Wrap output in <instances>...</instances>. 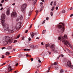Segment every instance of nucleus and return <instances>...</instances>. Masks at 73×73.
I'll return each instance as SVG.
<instances>
[{"instance_id": "nucleus-41", "label": "nucleus", "mask_w": 73, "mask_h": 73, "mask_svg": "<svg viewBox=\"0 0 73 73\" xmlns=\"http://www.w3.org/2000/svg\"><path fill=\"white\" fill-rule=\"evenodd\" d=\"M26 57H29V55H28V54H27L26 55Z\"/></svg>"}, {"instance_id": "nucleus-60", "label": "nucleus", "mask_w": 73, "mask_h": 73, "mask_svg": "<svg viewBox=\"0 0 73 73\" xmlns=\"http://www.w3.org/2000/svg\"><path fill=\"white\" fill-rule=\"evenodd\" d=\"M16 50V49L15 48H13V51H15Z\"/></svg>"}, {"instance_id": "nucleus-30", "label": "nucleus", "mask_w": 73, "mask_h": 73, "mask_svg": "<svg viewBox=\"0 0 73 73\" xmlns=\"http://www.w3.org/2000/svg\"><path fill=\"white\" fill-rule=\"evenodd\" d=\"M45 21H46V20H44L43 21V23H42V24H43L44 23H45Z\"/></svg>"}, {"instance_id": "nucleus-25", "label": "nucleus", "mask_w": 73, "mask_h": 73, "mask_svg": "<svg viewBox=\"0 0 73 73\" xmlns=\"http://www.w3.org/2000/svg\"><path fill=\"white\" fill-rule=\"evenodd\" d=\"M46 32V30H44L43 31V32H42V34H44Z\"/></svg>"}, {"instance_id": "nucleus-29", "label": "nucleus", "mask_w": 73, "mask_h": 73, "mask_svg": "<svg viewBox=\"0 0 73 73\" xmlns=\"http://www.w3.org/2000/svg\"><path fill=\"white\" fill-rule=\"evenodd\" d=\"M64 72V70H60V72L63 73Z\"/></svg>"}, {"instance_id": "nucleus-6", "label": "nucleus", "mask_w": 73, "mask_h": 73, "mask_svg": "<svg viewBox=\"0 0 73 73\" xmlns=\"http://www.w3.org/2000/svg\"><path fill=\"white\" fill-rule=\"evenodd\" d=\"M27 7V4H24L21 6V11H22L23 13H25V9Z\"/></svg>"}, {"instance_id": "nucleus-62", "label": "nucleus", "mask_w": 73, "mask_h": 73, "mask_svg": "<svg viewBox=\"0 0 73 73\" xmlns=\"http://www.w3.org/2000/svg\"><path fill=\"white\" fill-rule=\"evenodd\" d=\"M65 51V52H66V49H63Z\"/></svg>"}, {"instance_id": "nucleus-49", "label": "nucleus", "mask_w": 73, "mask_h": 73, "mask_svg": "<svg viewBox=\"0 0 73 73\" xmlns=\"http://www.w3.org/2000/svg\"><path fill=\"white\" fill-rule=\"evenodd\" d=\"M30 49H27V50L29 51L30 50Z\"/></svg>"}, {"instance_id": "nucleus-14", "label": "nucleus", "mask_w": 73, "mask_h": 73, "mask_svg": "<svg viewBox=\"0 0 73 73\" xmlns=\"http://www.w3.org/2000/svg\"><path fill=\"white\" fill-rule=\"evenodd\" d=\"M57 63L56 62H54L53 64H52V66H54V65H57Z\"/></svg>"}, {"instance_id": "nucleus-2", "label": "nucleus", "mask_w": 73, "mask_h": 73, "mask_svg": "<svg viewBox=\"0 0 73 73\" xmlns=\"http://www.w3.org/2000/svg\"><path fill=\"white\" fill-rule=\"evenodd\" d=\"M66 38H67V36L66 35H65L64 36L62 37V38H61V37L60 36L58 37V39L59 40H60L61 39L62 42H64L66 46H68V45L71 48H72V46L71 45V44L69 41L66 40Z\"/></svg>"}, {"instance_id": "nucleus-1", "label": "nucleus", "mask_w": 73, "mask_h": 73, "mask_svg": "<svg viewBox=\"0 0 73 73\" xmlns=\"http://www.w3.org/2000/svg\"><path fill=\"white\" fill-rule=\"evenodd\" d=\"M5 14H3L1 17V24L3 26V28H4V31H8L9 33H12L15 31H16L17 29H20L21 26V23L19 22L17 25L16 27H13V29L9 30L8 25L4 23L5 19Z\"/></svg>"}, {"instance_id": "nucleus-58", "label": "nucleus", "mask_w": 73, "mask_h": 73, "mask_svg": "<svg viewBox=\"0 0 73 73\" xmlns=\"http://www.w3.org/2000/svg\"><path fill=\"white\" fill-rule=\"evenodd\" d=\"M27 49H24V51H27Z\"/></svg>"}, {"instance_id": "nucleus-57", "label": "nucleus", "mask_w": 73, "mask_h": 73, "mask_svg": "<svg viewBox=\"0 0 73 73\" xmlns=\"http://www.w3.org/2000/svg\"><path fill=\"white\" fill-rule=\"evenodd\" d=\"M19 19H17V21H18L19 20Z\"/></svg>"}, {"instance_id": "nucleus-54", "label": "nucleus", "mask_w": 73, "mask_h": 73, "mask_svg": "<svg viewBox=\"0 0 73 73\" xmlns=\"http://www.w3.org/2000/svg\"><path fill=\"white\" fill-rule=\"evenodd\" d=\"M22 40H24V37H23Z\"/></svg>"}, {"instance_id": "nucleus-37", "label": "nucleus", "mask_w": 73, "mask_h": 73, "mask_svg": "<svg viewBox=\"0 0 73 73\" xmlns=\"http://www.w3.org/2000/svg\"><path fill=\"white\" fill-rule=\"evenodd\" d=\"M16 42H17V40H14V42H13L14 43H15Z\"/></svg>"}, {"instance_id": "nucleus-55", "label": "nucleus", "mask_w": 73, "mask_h": 73, "mask_svg": "<svg viewBox=\"0 0 73 73\" xmlns=\"http://www.w3.org/2000/svg\"><path fill=\"white\" fill-rule=\"evenodd\" d=\"M36 13H38V11H36Z\"/></svg>"}, {"instance_id": "nucleus-45", "label": "nucleus", "mask_w": 73, "mask_h": 73, "mask_svg": "<svg viewBox=\"0 0 73 73\" xmlns=\"http://www.w3.org/2000/svg\"><path fill=\"white\" fill-rule=\"evenodd\" d=\"M4 1V0H2L1 1V2L2 3H3Z\"/></svg>"}, {"instance_id": "nucleus-44", "label": "nucleus", "mask_w": 73, "mask_h": 73, "mask_svg": "<svg viewBox=\"0 0 73 73\" xmlns=\"http://www.w3.org/2000/svg\"><path fill=\"white\" fill-rule=\"evenodd\" d=\"M73 14H72L70 15V17H71L73 16Z\"/></svg>"}, {"instance_id": "nucleus-56", "label": "nucleus", "mask_w": 73, "mask_h": 73, "mask_svg": "<svg viewBox=\"0 0 73 73\" xmlns=\"http://www.w3.org/2000/svg\"><path fill=\"white\" fill-rule=\"evenodd\" d=\"M4 56H3V55L2 56V57H1V58H4Z\"/></svg>"}, {"instance_id": "nucleus-31", "label": "nucleus", "mask_w": 73, "mask_h": 73, "mask_svg": "<svg viewBox=\"0 0 73 73\" xmlns=\"http://www.w3.org/2000/svg\"><path fill=\"white\" fill-rule=\"evenodd\" d=\"M20 35H18L17 37V38H18L20 37Z\"/></svg>"}, {"instance_id": "nucleus-34", "label": "nucleus", "mask_w": 73, "mask_h": 73, "mask_svg": "<svg viewBox=\"0 0 73 73\" xmlns=\"http://www.w3.org/2000/svg\"><path fill=\"white\" fill-rule=\"evenodd\" d=\"M5 64H6V62L4 63L3 64H2V66H3V65H5Z\"/></svg>"}, {"instance_id": "nucleus-13", "label": "nucleus", "mask_w": 73, "mask_h": 73, "mask_svg": "<svg viewBox=\"0 0 73 73\" xmlns=\"http://www.w3.org/2000/svg\"><path fill=\"white\" fill-rule=\"evenodd\" d=\"M30 47L32 48H35L36 47L35 45H30Z\"/></svg>"}, {"instance_id": "nucleus-3", "label": "nucleus", "mask_w": 73, "mask_h": 73, "mask_svg": "<svg viewBox=\"0 0 73 73\" xmlns=\"http://www.w3.org/2000/svg\"><path fill=\"white\" fill-rule=\"evenodd\" d=\"M59 24H62L59 25L58 26V28L59 29V33H63L64 31V23H59Z\"/></svg>"}, {"instance_id": "nucleus-19", "label": "nucleus", "mask_w": 73, "mask_h": 73, "mask_svg": "<svg viewBox=\"0 0 73 73\" xmlns=\"http://www.w3.org/2000/svg\"><path fill=\"white\" fill-rule=\"evenodd\" d=\"M19 19H23V17H22V15H20L19 16Z\"/></svg>"}, {"instance_id": "nucleus-23", "label": "nucleus", "mask_w": 73, "mask_h": 73, "mask_svg": "<svg viewBox=\"0 0 73 73\" xmlns=\"http://www.w3.org/2000/svg\"><path fill=\"white\" fill-rule=\"evenodd\" d=\"M32 13V11H30L29 12V16H30V15Z\"/></svg>"}, {"instance_id": "nucleus-47", "label": "nucleus", "mask_w": 73, "mask_h": 73, "mask_svg": "<svg viewBox=\"0 0 73 73\" xmlns=\"http://www.w3.org/2000/svg\"><path fill=\"white\" fill-rule=\"evenodd\" d=\"M33 24H32L30 26V27H29V28H31L32 27V25Z\"/></svg>"}, {"instance_id": "nucleus-21", "label": "nucleus", "mask_w": 73, "mask_h": 73, "mask_svg": "<svg viewBox=\"0 0 73 73\" xmlns=\"http://www.w3.org/2000/svg\"><path fill=\"white\" fill-rule=\"evenodd\" d=\"M10 54V53H9V52H6V55H7V54L9 55Z\"/></svg>"}, {"instance_id": "nucleus-20", "label": "nucleus", "mask_w": 73, "mask_h": 73, "mask_svg": "<svg viewBox=\"0 0 73 73\" xmlns=\"http://www.w3.org/2000/svg\"><path fill=\"white\" fill-rule=\"evenodd\" d=\"M51 66H50L49 68H48V69L47 71V72H49V71L50 70V68H51Z\"/></svg>"}, {"instance_id": "nucleus-9", "label": "nucleus", "mask_w": 73, "mask_h": 73, "mask_svg": "<svg viewBox=\"0 0 73 73\" xmlns=\"http://www.w3.org/2000/svg\"><path fill=\"white\" fill-rule=\"evenodd\" d=\"M35 34V35H36L37 34V33H33V32H32V33H31V36L32 37V38H33L34 37V35Z\"/></svg>"}, {"instance_id": "nucleus-39", "label": "nucleus", "mask_w": 73, "mask_h": 73, "mask_svg": "<svg viewBox=\"0 0 73 73\" xmlns=\"http://www.w3.org/2000/svg\"><path fill=\"white\" fill-rule=\"evenodd\" d=\"M28 32V30H27L26 31H25V33H27Z\"/></svg>"}, {"instance_id": "nucleus-12", "label": "nucleus", "mask_w": 73, "mask_h": 73, "mask_svg": "<svg viewBox=\"0 0 73 73\" xmlns=\"http://www.w3.org/2000/svg\"><path fill=\"white\" fill-rule=\"evenodd\" d=\"M58 65H57L56 66H53V68H55L56 70H58Z\"/></svg>"}, {"instance_id": "nucleus-38", "label": "nucleus", "mask_w": 73, "mask_h": 73, "mask_svg": "<svg viewBox=\"0 0 73 73\" xmlns=\"http://www.w3.org/2000/svg\"><path fill=\"white\" fill-rule=\"evenodd\" d=\"M53 3V1H52V2H51V3H50V5H52Z\"/></svg>"}, {"instance_id": "nucleus-48", "label": "nucleus", "mask_w": 73, "mask_h": 73, "mask_svg": "<svg viewBox=\"0 0 73 73\" xmlns=\"http://www.w3.org/2000/svg\"><path fill=\"white\" fill-rule=\"evenodd\" d=\"M18 65V64L17 63L16 64H15V66H17Z\"/></svg>"}, {"instance_id": "nucleus-5", "label": "nucleus", "mask_w": 73, "mask_h": 73, "mask_svg": "<svg viewBox=\"0 0 73 73\" xmlns=\"http://www.w3.org/2000/svg\"><path fill=\"white\" fill-rule=\"evenodd\" d=\"M49 47L51 51L54 52V53H57V50L55 49V47L54 44H50L49 45Z\"/></svg>"}, {"instance_id": "nucleus-28", "label": "nucleus", "mask_w": 73, "mask_h": 73, "mask_svg": "<svg viewBox=\"0 0 73 73\" xmlns=\"http://www.w3.org/2000/svg\"><path fill=\"white\" fill-rule=\"evenodd\" d=\"M50 15L51 16H52L53 15V13L52 12H51Z\"/></svg>"}, {"instance_id": "nucleus-17", "label": "nucleus", "mask_w": 73, "mask_h": 73, "mask_svg": "<svg viewBox=\"0 0 73 73\" xmlns=\"http://www.w3.org/2000/svg\"><path fill=\"white\" fill-rule=\"evenodd\" d=\"M50 46V44H46L45 45V46L46 47V49H48L47 48V47L48 46Z\"/></svg>"}, {"instance_id": "nucleus-4", "label": "nucleus", "mask_w": 73, "mask_h": 73, "mask_svg": "<svg viewBox=\"0 0 73 73\" xmlns=\"http://www.w3.org/2000/svg\"><path fill=\"white\" fill-rule=\"evenodd\" d=\"M13 40L12 38H10L8 36H6L3 40V42H5L6 44H7L8 42H11Z\"/></svg>"}, {"instance_id": "nucleus-43", "label": "nucleus", "mask_w": 73, "mask_h": 73, "mask_svg": "<svg viewBox=\"0 0 73 73\" xmlns=\"http://www.w3.org/2000/svg\"><path fill=\"white\" fill-rule=\"evenodd\" d=\"M31 61H32L33 60V58H31Z\"/></svg>"}, {"instance_id": "nucleus-63", "label": "nucleus", "mask_w": 73, "mask_h": 73, "mask_svg": "<svg viewBox=\"0 0 73 73\" xmlns=\"http://www.w3.org/2000/svg\"><path fill=\"white\" fill-rule=\"evenodd\" d=\"M36 39H39V38H38V37H37V38H36Z\"/></svg>"}, {"instance_id": "nucleus-22", "label": "nucleus", "mask_w": 73, "mask_h": 73, "mask_svg": "<svg viewBox=\"0 0 73 73\" xmlns=\"http://www.w3.org/2000/svg\"><path fill=\"white\" fill-rule=\"evenodd\" d=\"M22 56H23V55H22V54H19V58H21L20 57H21Z\"/></svg>"}, {"instance_id": "nucleus-64", "label": "nucleus", "mask_w": 73, "mask_h": 73, "mask_svg": "<svg viewBox=\"0 0 73 73\" xmlns=\"http://www.w3.org/2000/svg\"><path fill=\"white\" fill-rule=\"evenodd\" d=\"M15 4V3H13V4L12 5H14Z\"/></svg>"}, {"instance_id": "nucleus-59", "label": "nucleus", "mask_w": 73, "mask_h": 73, "mask_svg": "<svg viewBox=\"0 0 73 73\" xmlns=\"http://www.w3.org/2000/svg\"><path fill=\"white\" fill-rule=\"evenodd\" d=\"M48 53L50 55L51 54V52H48Z\"/></svg>"}, {"instance_id": "nucleus-11", "label": "nucleus", "mask_w": 73, "mask_h": 73, "mask_svg": "<svg viewBox=\"0 0 73 73\" xmlns=\"http://www.w3.org/2000/svg\"><path fill=\"white\" fill-rule=\"evenodd\" d=\"M8 72H10L12 70V69L11 68V66H8Z\"/></svg>"}, {"instance_id": "nucleus-8", "label": "nucleus", "mask_w": 73, "mask_h": 73, "mask_svg": "<svg viewBox=\"0 0 73 73\" xmlns=\"http://www.w3.org/2000/svg\"><path fill=\"white\" fill-rule=\"evenodd\" d=\"M7 7V8H8V7H9L8 8V9L7 10L6 13L7 15H9L10 14V9H9L10 7H9L8 6Z\"/></svg>"}, {"instance_id": "nucleus-50", "label": "nucleus", "mask_w": 73, "mask_h": 73, "mask_svg": "<svg viewBox=\"0 0 73 73\" xmlns=\"http://www.w3.org/2000/svg\"><path fill=\"white\" fill-rule=\"evenodd\" d=\"M0 6H1V7L2 6V5L1 4H0Z\"/></svg>"}, {"instance_id": "nucleus-53", "label": "nucleus", "mask_w": 73, "mask_h": 73, "mask_svg": "<svg viewBox=\"0 0 73 73\" xmlns=\"http://www.w3.org/2000/svg\"><path fill=\"white\" fill-rule=\"evenodd\" d=\"M5 48V47H3V48H2L1 49H2V50H3V49Z\"/></svg>"}, {"instance_id": "nucleus-7", "label": "nucleus", "mask_w": 73, "mask_h": 73, "mask_svg": "<svg viewBox=\"0 0 73 73\" xmlns=\"http://www.w3.org/2000/svg\"><path fill=\"white\" fill-rule=\"evenodd\" d=\"M17 14L15 12H13L11 15V17H17Z\"/></svg>"}, {"instance_id": "nucleus-16", "label": "nucleus", "mask_w": 73, "mask_h": 73, "mask_svg": "<svg viewBox=\"0 0 73 73\" xmlns=\"http://www.w3.org/2000/svg\"><path fill=\"white\" fill-rule=\"evenodd\" d=\"M66 12L65 10H63L62 11L60 12V13H64Z\"/></svg>"}, {"instance_id": "nucleus-18", "label": "nucleus", "mask_w": 73, "mask_h": 73, "mask_svg": "<svg viewBox=\"0 0 73 73\" xmlns=\"http://www.w3.org/2000/svg\"><path fill=\"white\" fill-rule=\"evenodd\" d=\"M7 48L8 49H11L12 48V47L11 46H8L7 47Z\"/></svg>"}, {"instance_id": "nucleus-26", "label": "nucleus", "mask_w": 73, "mask_h": 73, "mask_svg": "<svg viewBox=\"0 0 73 73\" xmlns=\"http://www.w3.org/2000/svg\"><path fill=\"white\" fill-rule=\"evenodd\" d=\"M54 7H52V11H54Z\"/></svg>"}, {"instance_id": "nucleus-40", "label": "nucleus", "mask_w": 73, "mask_h": 73, "mask_svg": "<svg viewBox=\"0 0 73 73\" xmlns=\"http://www.w3.org/2000/svg\"><path fill=\"white\" fill-rule=\"evenodd\" d=\"M46 20H48L49 19V18H48V17H47L46 18Z\"/></svg>"}, {"instance_id": "nucleus-32", "label": "nucleus", "mask_w": 73, "mask_h": 73, "mask_svg": "<svg viewBox=\"0 0 73 73\" xmlns=\"http://www.w3.org/2000/svg\"><path fill=\"white\" fill-rule=\"evenodd\" d=\"M70 67H71V68L73 69V65H72Z\"/></svg>"}, {"instance_id": "nucleus-24", "label": "nucleus", "mask_w": 73, "mask_h": 73, "mask_svg": "<svg viewBox=\"0 0 73 73\" xmlns=\"http://www.w3.org/2000/svg\"><path fill=\"white\" fill-rule=\"evenodd\" d=\"M31 0H29V1H30ZM33 1V0H32ZM35 1H34V3H36V2L37 1V0H35Z\"/></svg>"}, {"instance_id": "nucleus-10", "label": "nucleus", "mask_w": 73, "mask_h": 73, "mask_svg": "<svg viewBox=\"0 0 73 73\" xmlns=\"http://www.w3.org/2000/svg\"><path fill=\"white\" fill-rule=\"evenodd\" d=\"M67 65L69 67H70L71 66V62L70 61H68L67 63Z\"/></svg>"}, {"instance_id": "nucleus-33", "label": "nucleus", "mask_w": 73, "mask_h": 73, "mask_svg": "<svg viewBox=\"0 0 73 73\" xmlns=\"http://www.w3.org/2000/svg\"><path fill=\"white\" fill-rule=\"evenodd\" d=\"M72 9H73V7H71V8L69 9H68V10H69H69H70H70H72Z\"/></svg>"}, {"instance_id": "nucleus-61", "label": "nucleus", "mask_w": 73, "mask_h": 73, "mask_svg": "<svg viewBox=\"0 0 73 73\" xmlns=\"http://www.w3.org/2000/svg\"><path fill=\"white\" fill-rule=\"evenodd\" d=\"M41 1L43 2H44V0H41Z\"/></svg>"}, {"instance_id": "nucleus-36", "label": "nucleus", "mask_w": 73, "mask_h": 73, "mask_svg": "<svg viewBox=\"0 0 73 73\" xmlns=\"http://www.w3.org/2000/svg\"><path fill=\"white\" fill-rule=\"evenodd\" d=\"M38 61L39 63H41V60L40 59H38Z\"/></svg>"}, {"instance_id": "nucleus-46", "label": "nucleus", "mask_w": 73, "mask_h": 73, "mask_svg": "<svg viewBox=\"0 0 73 73\" xmlns=\"http://www.w3.org/2000/svg\"><path fill=\"white\" fill-rule=\"evenodd\" d=\"M3 9V7H1V11Z\"/></svg>"}, {"instance_id": "nucleus-35", "label": "nucleus", "mask_w": 73, "mask_h": 73, "mask_svg": "<svg viewBox=\"0 0 73 73\" xmlns=\"http://www.w3.org/2000/svg\"><path fill=\"white\" fill-rule=\"evenodd\" d=\"M31 40V39L30 38H29V41H30Z\"/></svg>"}, {"instance_id": "nucleus-27", "label": "nucleus", "mask_w": 73, "mask_h": 73, "mask_svg": "<svg viewBox=\"0 0 73 73\" xmlns=\"http://www.w3.org/2000/svg\"><path fill=\"white\" fill-rule=\"evenodd\" d=\"M56 1H55L54 3V5H56Z\"/></svg>"}, {"instance_id": "nucleus-42", "label": "nucleus", "mask_w": 73, "mask_h": 73, "mask_svg": "<svg viewBox=\"0 0 73 73\" xmlns=\"http://www.w3.org/2000/svg\"><path fill=\"white\" fill-rule=\"evenodd\" d=\"M43 4V3H42V2H41L40 3V5L41 6Z\"/></svg>"}, {"instance_id": "nucleus-15", "label": "nucleus", "mask_w": 73, "mask_h": 73, "mask_svg": "<svg viewBox=\"0 0 73 73\" xmlns=\"http://www.w3.org/2000/svg\"><path fill=\"white\" fill-rule=\"evenodd\" d=\"M60 56H61L62 57H64V55L62 54L60 55L58 57H57V59H59V58L60 57Z\"/></svg>"}, {"instance_id": "nucleus-52", "label": "nucleus", "mask_w": 73, "mask_h": 73, "mask_svg": "<svg viewBox=\"0 0 73 73\" xmlns=\"http://www.w3.org/2000/svg\"><path fill=\"white\" fill-rule=\"evenodd\" d=\"M41 44L42 45H44L43 42H42V43H41Z\"/></svg>"}, {"instance_id": "nucleus-51", "label": "nucleus", "mask_w": 73, "mask_h": 73, "mask_svg": "<svg viewBox=\"0 0 73 73\" xmlns=\"http://www.w3.org/2000/svg\"><path fill=\"white\" fill-rule=\"evenodd\" d=\"M56 10H58V7H56Z\"/></svg>"}]
</instances>
